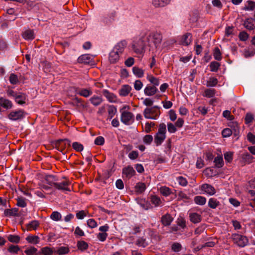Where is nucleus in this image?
Returning a JSON list of instances; mask_svg holds the SVG:
<instances>
[{
	"label": "nucleus",
	"mask_w": 255,
	"mask_h": 255,
	"mask_svg": "<svg viewBox=\"0 0 255 255\" xmlns=\"http://www.w3.org/2000/svg\"><path fill=\"white\" fill-rule=\"evenodd\" d=\"M147 45L150 50H161L162 35L157 31L145 29L143 30Z\"/></svg>",
	"instance_id": "1"
},
{
	"label": "nucleus",
	"mask_w": 255,
	"mask_h": 255,
	"mask_svg": "<svg viewBox=\"0 0 255 255\" xmlns=\"http://www.w3.org/2000/svg\"><path fill=\"white\" fill-rule=\"evenodd\" d=\"M143 30L138 36L134 38L131 44L132 51L136 54L142 55L145 52L146 46H147Z\"/></svg>",
	"instance_id": "2"
},
{
	"label": "nucleus",
	"mask_w": 255,
	"mask_h": 255,
	"mask_svg": "<svg viewBox=\"0 0 255 255\" xmlns=\"http://www.w3.org/2000/svg\"><path fill=\"white\" fill-rule=\"evenodd\" d=\"M127 108L129 109V106H124L120 111L121 114V121L124 124L128 126L133 123L134 117L132 113L126 110Z\"/></svg>",
	"instance_id": "3"
},
{
	"label": "nucleus",
	"mask_w": 255,
	"mask_h": 255,
	"mask_svg": "<svg viewBox=\"0 0 255 255\" xmlns=\"http://www.w3.org/2000/svg\"><path fill=\"white\" fill-rule=\"evenodd\" d=\"M166 126L162 123L159 125L158 131L154 135V142L156 146L160 145L166 138Z\"/></svg>",
	"instance_id": "4"
},
{
	"label": "nucleus",
	"mask_w": 255,
	"mask_h": 255,
	"mask_svg": "<svg viewBox=\"0 0 255 255\" xmlns=\"http://www.w3.org/2000/svg\"><path fill=\"white\" fill-rule=\"evenodd\" d=\"M159 109L157 106L145 108L143 112L144 117L147 119L156 120L160 115Z\"/></svg>",
	"instance_id": "5"
},
{
	"label": "nucleus",
	"mask_w": 255,
	"mask_h": 255,
	"mask_svg": "<svg viewBox=\"0 0 255 255\" xmlns=\"http://www.w3.org/2000/svg\"><path fill=\"white\" fill-rule=\"evenodd\" d=\"M57 181V180L55 176L52 175H46L44 178L43 183L41 185V188L48 190L50 189L51 187L55 186Z\"/></svg>",
	"instance_id": "6"
},
{
	"label": "nucleus",
	"mask_w": 255,
	"mask_h": 255,
	"mask_svg": "<svg viewBox=\"0 0 255 255\" xmlns=\"http://www.w3.org/2000/svg\"><path fill=\"white\" fill-rule=\"evenodd\" d=\"M232 239L234 243L240 247H244L248 244V239L247 237L239 234H233Z\"/></svg>",
	"instance_id": "7"
},
{
	"label": "nucleus",
	"mask_w": 255,
	"mask_h": 255,
	"mask_svg": "<svg viewBox=\"0 0 255 255\" xmlns=\"http://www.w3.org/2000/svg\"><path fill=\"white\" fill-rule=\"evenodd\" d=\"M128 45L126 40H122L118 42L113 47V50L121 55L124 52Z\"/></svg>",
	"instance_id": "8"
},
{
	"label": "nucleus",
	"mask_w": 255,
	"mask_h": 255,
	"mask_svg": "<svg viewBox=\"0 0 255 255\" xmlns=\"http://www.w3.org/2000/svg\"><path fill=\"white\" fill-rule=\"evenodd\" d=\"M70 184L68 181H63L57 182L54 186L55 188L63 192H69L71 191Z\"/></svg>",
	"instance_id": "9"
},
{
	"label": "nucleus",
	"mask_w": 255,
	"mask_h": 255,
	"mask_svg": "<svg viewBox=\"0 0 255 255\" xmlns=\"http://www.w3.org/2000/svg\"><path fill=\"white\" fill-rule=\"evenodd\" d=\"M172 0H152L151 4L155 8L164 7L168 5Z\"/></svg>",
	"instance_id": "10"
},
{
	"label": "nucleus",
	"mask_w": 255,
	"mask_h": 255,
	"mask_svg": "<svg viewBox=\"0 0 255 255\" xmlns=\"http://www.w3.org/2000/svg\"><path fill=\"white\" fill-rule=\"evenodd\" d=\"M24 112L22 110L12 111L8 115V118L12 121H16L22 118Z\"/></svg>",
	"instance_id": "11"
},
{
	"label": "nucleus",
	"mask_w": 255,
	"mask_h": 255,
	"mask_svg": "<svg viewBox=\"0 0 255 255\" xmlns=\"http://www.w3.org/2000/svg\"><path fill=\"white\" fill-rule=\"evenodd\" d=\"M135 173L133 168L131 166H128L123 169V174L128 179L131 178Z\"/></svg>",
	"instance_id": "12"
},
{
	"label": "nucleus",
	"mask_w": 255,
	"mask_h": 255,
	"mask_svg": "<svg viewBox=\"0 0 255 255\" xmlns=\"http://www.w3.org/2000/svg\"><path fill=\"white\" fill-rule=\"evenodd\" d=\"M158 91V89L153 86L147 85L144 89V93L147 96H152Z\"/></svg>",
	"instance_id": "13"
},
{
	"label": "nucleus",
	"mask_w": 255,
	"mask_h": 255,
	"mask_svg": "<svg viewBox=\"0 0 255 255\" xmlns=\"http://www.w3.org/2000/svg\"><path fill=\"white\" fill-rule=\"evenodd\" d=\"M93 56L90 54H83L79 57L78 61L79 63L90 64L93 62Z\"/></svg>",
	"instance_id": "14"
},
{
	"label": "nucleus",
	"mask_w": 255,
	"mask_h": 255,
	"mask_svg": "<svg viewBox=\"0 0 255 255\" xmlns=\"http://www.w3.org/2000/svg\"><path fill=\"white\" fill-rule=\"evenodd\" d=\"M201 189L205 193L210 195H213L216 193V190L212 185L208 184H204L202 185Z\"/></svg>",
	"instance_id": "15"
},
{
	"label": "nucleus",
	"mask_w": 255,
	"mask_h": 255,
	"mask_svg": "<svg viewBox=\"0 0 255 255\" xmlns=\"http://www.w3.org/2000/svg\"><path fill=\"white\" fill-rule=\"evenodd\" d=\"M240 156L242 161L245 163H250L254 159L253 156L247 151L243 152Z\"/></svg>",
	"instance_id": "16"
},
{
	"label": "nucleus",
	"mask_w": 255,
	"mask_h": 255,
	"mask_svg": "<svg viewBox=\"0 0 255 255\" xmlns=\"http://www.w3.org/2000/svg\"><path fill=\"white\" fill-rule=\"evenodd\" d=\"M120 56L121 55L112 49L110 52L109 56L110 63H116L118 62L120 59Z\"/></svg>",
	"instance_id": "17"
},
{
	"label": "nucleus",
	"mask_w": 255,
	"mask_h": 255,
	"mask_svg": "<svg viewBox=\"0 0 255 255\" xmlns=\"http://www.w3.org/2000/svg\"><path fill=\"white\" fill-rule=\"evenodd\" d=\"M22 35L23 38L27 40H32L35 37L33 30L30 29L24 31Z\"/></svg>",
	"instance_id": "18"
},
{
	"label": "nucleus",
	"mask_w": 255,
	"mask_h": 255,
	"mask_svg": "<svg viewBox=\"0 0 255 255\" xmlns=\"http://www.w3.org/2000/svg\"><path fill=\"white\" fill-rule=\"evenodd\" d=\"M244 26L248 30H253L255 28L254 20L252 18L246 19L244 22Z\"/></svg>",
	"instance_id": "19"
},
{
	"label": "nucleus",
	"mask_w": 255,
	"mask_h": 255,
	"mask_svg": "<svg viewBox=\"0 0 255 255\" xmlns=\"http://www.w3.org/2000/svg\"><path fill=\"white\" fill-rule=\"evenodd\" d=\"M15 102L19 105H23L25 103L26 96L24 94L18 93L14 98Z\"/></svg>",
	"instance_id": "20"
},
{
	"label": "nucleus",
	"mask_w": 255,
	"mask_h": 255,
	"mask_svg": "<svg viewBox=\"0 0 255 255\" xmlns=\"http://www.w3.org/2000/svg\"><path fill=\"white\" fill-rule=\"evenodd\" d=\"M190 220L193 223H198L201 221V216L197 213H191L189 215Z\"/></svg>",
	"instance_id": "21"
},
{
	"label": "nucleus",
	"mask_w": 255,
	"mask_h": 255,
	"mask_svg": "<svg viewBox=\"0 0 255 255\" xmlns=\"http://www.w3.org/2000/svg\"><path fill=\"white\" fill-rule=\"evenodd\" d=\"M131 90V88L129 85H124L119 91L120 95L122 96H126L130 93Z\"/></svg>",
	"instance_id": "22"
},
{
	"label": "nucleus",
	"mask_w": 255,
	"mask_h": 255,
	"mask_svg": "<svg viewBox=\"0 0 255 255\" xmlns=\"http://www.w3.org/2000/svg\"><path fill=\"white\" fill-rule=\"evenodd\" d=\"M132 71L133 74L137 78H142L144 75V70L138 67H133Z\"/></svg>",
	"instance_id": "23"
},
{
	"label": "nucleus",
	"mask_w": 255,
	"mask_h": 255,
	"mask_svg": "<svg viewBox=\"0 0 255 255\" xmlns=\"http://www.w3.org/2000/svg\"><path fill=\"white\" fill-rule=\"evenodd\" d=\"M192 35L190 33H187L183 36L182 39V43L183 45L187 46L189 45L192 42Z\"/></svg>",
	"instance_id": "24"
},
{
	"label": "nucleus",
	"mask_w": 255,
	"mask_h": 255,
	"mask_svg": "<svg viewBox=\"0 0 255 255\" xmlns=\"http://www.w3.org/2000/svg\"><path fill=\"white\" fill-rule=\"evenodd\" d=\"M173 220L172 217L169 214H166L161 218V222L164 226H169Z\"/></svg>",
	"instance_id": "25"
},
{
	"label": "nucleus",
	"mask_w": 255,
	"mask_h": 255,
	"mask_svg": "<svg viewBox=\"0 0 255 255\" xmlns=\"http://www.w3.org/2000/svg\"><path fill=\"white\" fill-rule=\"evenodd\" d=\"M147 80L152 84L153 86H157L159 85V80L151 74H148L146 76Z\"/></svg>",
	"instance_id": "26"
},
{
	"label": "nucleus",
	"mask_w": 255,
	"mask_h": 255,
	"mask_svg": "<svg viewBox=\"0 0 255 255\" xmlns=\"http://www.w3.org/2000/svg\"><path fill=\"white\" fill-rule=\"evenodd\" d=\"M214 162L215 163V165L216 167H222L224 165V161L222 156L221 155H218L214 159Z\"/></svg>",
	"instance_id": "27"
},
{
	"label": "nucleus",
	"mask_w": 255,
	"mask_h": 255,
	"mask_svg": "<svg viewBox=\"0 0 255 255\" xmlns=\"http://www.w3.org/2000/svg\"><path fill=\"white\" fill-rule=\"evenodd\" d=\"M103 94L110 102L114 103L116 102V97L114 94L110 93L107 90H104L103 92Z\"/></svg>",
	"instance_id": "28"
},
{
	"label": "nucleus",
	"mask_w": 255,
	"mask_h": 255,
	"mask_svg": "<svg viewBox=\"0 0 255 255\" xmlns=\"http://www.w3.org/2000/svg\"><path fill=\"white\" fill-rule=\"evenodd\" d=\"M91 103L95 106L101 104L103 101L102 98L100 96H94L90 99Z\"/></svg>",
	"instance_id": "29"
},
{
	"label": "nucleus",
	"mask_w": 255,
	"mask_h": 255,
	"mask_svg": "<svg viewBox=\"0 0 255 255\" xmlns=\"http://www.w3.org/2000/svg\"><path fill=\"white\" fill-rule=\"evenodd\" d=\"M117 112V109L114 106H113V105L110 106L108 107V119L111 120L114 117V116H115V115L116 114Z\"/></svg>",
	"instance_id": "30"
},
{
	"label": "nucleus",
	"mask_w": 255,
	"mask_h": 255,
	"mask_svg": "<svg viewBox=\"0 0 255 255\" xmlns=\"http://www.w3.org/2000/svg\"><path fill=\"white\" fill-rule=\"evenodd\" d=\"M0 100L1 103H2V108L6 109H9L12 108V104L10 101L3 98H0Z\"/></svg>",
	"instance_id": "31"
},
{
	"label": "nucleus",
	"mask_w": 255,
	"mask_h": 255,
	"mask_svg": "<svg viewBox=\"0 0 255 255\" xmlns=\"http://www.w3.org/2000/svg\"><path fill=\"white\" fill-rule=\"evenodd\" d=\"M150 202L155 206H160L162 204V201L160 198L156 195H152L150 197Z\"/></svg>",
	"instance_id": "32"
},
{
	"label": "nucleus",
	"mask_w": 255,
	"mask_h": 255,
	"mask_svg": "<svg viewBox=\"0 0 255 255\" xmlns=\"http://www.w3.org/2000/svg\"><path fill=\"white\" fill-rule=\"evenodd\" d=\"M135 191L138 193H142L146 189L144 183L141 182L137 183L135 186Z\"/></svg>",
	"instance_id": "33"
},
{
	"label": "nucleus",
	"mask_w": 255,
	"mask_h": 255,
	"mask_svg": "<svg viewBox=\"0 0 255 255\" xmlns=\"http://www.w3.org/2000/svg\"><path fill=\"white\" fill-rule=\"evenodd\" d=\"M220 205L219 201L215 198H210L208 201V206L212 209L216 208Z\"/></svg>",
	"instance_id": "34"
},
{
	"label": "nucleus",
	"mask_w": 255,
	"mask_h": 255,
	"mask_svg": "<svg viewBox=\"0 0 255 255\" xmlns=\"http://www.w3.org/2000/svg\"><path fill=\"white\" fill-rule=\"evenodd\" d=\"M77 246L78 249L81 251H84L88 248V244L84 241H79L77 242Z\"/></svg>",
	"instance_id": "35"
},
{
	"label": "nucleus",
	"mask_w": 255,
	"mask_h": 255,
	"mask_svg": "<svg viewBox=\"0 0 255 255\" xmlns=\"http://www.w3.org/2000/svg\"><path fill=\"white\" fill-rule=\"evenodd\" d=\"M218 80L216 78L210 77L207 81L206 86L209 87H215L218 84Z\"/></svg>",
	"instance_id": "36"
},
{
	"label": "nucleus",
	"mask_w": 255,
	"mask_h": 255,
	"mask_svg": "<svg viewBox=\"0 0 255 255\" xmlns=\"http://www.w3.org/2000/svg\"><path fill=\"white\" fill-rule=\"evenodd\" d=\"M216 90L214 89H208L204 91L203 96L207 98H213L216 94Z\"/></svg>",
	"instance_id": "37"
},
{
	"label": "nucleus",
	"mask_w": 255,
	"mask_h": 255,
	"mask_svg": "<svg viewBox=\"0 0 255 255\" xmlns=\"http://www.w3.org/2000/svg\"><path fill=\"white\" fill-rule=\"evenodd\" d=\"M69 252V249L68 247H60L56 251L58 255H63L68 254Z\"/></svg>",
	"instance_id": "38"
},
{
	"label": "nucleus",
	"mask_w": 255,
	"mask_h": 255,
	"mask_svg": "<svg viewBox=\"0 0 255 255\" xmlns=\"http://www.w3.org/2000/svg\"><path fill=\"white\" fill-rule=\"evenodd\" d=\"M39 223L36 220H34L30 222L27 225V228L29 230H35L37 229V227L39 226Z\"/></svg>",
	"instance_id": "39"
},
{
	"label": "nucleus",
	"mask_w": 255,
	"mask_h": 255,
	"mask_svg": "<svg viewBox=\"0 0 255 255\" xmlns=\"http://www.w3.org/2000/svg\"><path fill=\"white\" fill-rule=\"evenodd\" d=\"M255 8V1L248 0L244 7L245 10H253Z\"/></svg>",
	"instance_id": "40"
},
{
	"label": "nucleus",
	"mask_w": 255,
	"mask_h": 255,
	"mask_svg": "<svg viewBox=\"0 0 255 255\" xmlns=\"http://www.w3.org/2000/svg\"><path fill=\"white\" fill-rule=\"evenodd\" d=\"M194 202L199 205H203L206 203V199L201 196H197L194 198Z\"/></svg>",
	"instance_id": "41"
},
{
	"label": "nucleus",
	"mask_w": 255,
	"mask_h": 255,
	"mask_svg": "<svg viewBox=\"0 0 255 255\" xmlns=\"http://www.w3.org/2000/svg\"><path fill=\"white\" fill-rule=\"evenodd\" d=\"M213 56H214V58L218 61H220L222 59V57L221 52L219 48L217 47H215L214 49Z\"/></svg>",
	"instance_id": "42"
},
{
	"label": "nucleus",
	"mask_w": 255,
	"mask_h": 255,
	"mask_svg": "<svg viewBox=\"0 0 255 255\" xmlns=\"http://www.w3.org/2000/svg\"><path fill=\"white\" fill-rule=\"evenodd\" d=\"M160 192L164 196H168L172 193L171 189L165 186L161 187L160 188Z\"/></svg>",
	"instance_id": "43"
},
{
	"label": "nucleus",
	"mask_w": 255,
	"mask_h": 255,
	"mask_svg": "<svg viewBox=\"0 0 255 255\" xmlns=\"http://www.w3.org/2000/svg\"><path fill=\"white\" fill-rule=\"evenodd\" d=\"M17 203L16 205L20 207H25L27 205V203L26 202V199L23 197H18L16 199Z\"/></svg>",
	"instance_id": "44"
},
{
	"label": "nucleus",
	"mask_w": 255,
	"mask_h": 255,
	"mask_svg": "<svg viewBox=\"0 0 255 255\" xmlns=\"http://www.w3.org/2000/svg\"><path fill=\"white\" fill-rule=\"evenodd\" d=\"M26 240L28 243L36 244L39 242V238L36 236H29L26 237Z\"/></svg>",
	"instance_id": "45"
},
{
	"label": "nucleus",
	"mask_w": 255,
	"mask_h": 255,
	"mask_svg": "<svg viewBox=\"0 0 255 255\" xmlns=\"http://www.w3.org/2000/svg\"><path fill=\"white\" fill-rule=\"evenodd\" d=\"M220 66V64L216 61H212L210 64V71L212 72H217Z\"/></svg>",
	"instance_id": "46"
},
{
	"label": "nucleus",
	"mask_w": 255,
	"mask_h": 255,
	"mask_svg": "<svg viewBox=\"0 0 255 255\" xmlns=\"http://www.w3.org/2000/svg\"><path fill=\"white\" fill-rule=\"evenodd\" d=\"M136 244L139 247L145 248L148 245V242L145 239L140 238L137 240Z\"/></svg>",
	"instance_id": "47"
},
{
	"label": "nucleus",
	"mask_w": 255,
	"mask_h": 255,
	"mask_svg": "<svg viewBox=\"0 0 255 255\" xmlns=\"http://www.w3.org/2000/svg\"><path fill=\"white\" fill-rule=\"evenodd\" d=\"M78 94L84 97H88L92 95V92L87 89H83L79 91Z\"/></svg>",
	"instance_id": "48"
},
{
	"label": "nucleus",
	"mask_w": 255,
	"mask_h": 255,
	"mask_svg": "<svg viewBox=\"0 0 255 255\" xmlns=\"http://www.w3.org/2000/svg\"><path fill=\"white\" fill-rule=\"evenodd\" d=\"M51 219L55 221H58L61 219L62 216L61 214L57 212L54 211L53 212L50 216Z\"/></svg>",
	"instance_id": "49"
},
{
	"label": "nucleus",
	"mask_w": 255,
	"mask_h": 255,
	"mask_svg": "<svg viewBox=\"0 0 255 255\" xmlns=\"http://www.w3.org/2000/svg\"><path fill=\"white\" fill-rule=\"evenodd\" d=\"M41 253L43 255H51L53 253V251L51 248L45 247L41 249Z\"/></svg>",
	"instance_id": "50"
},
{
	"label": "nucleus",
	"mask_w": 255,
	"mask_h": 255,
	"mask_svg": "<svg viewBox=\"0 0 255 255\" xmlns=\"http://www.w3.org/2000/svg\"><path fill=\"white\" fill-rule=\"evenodd\" d=\"M153 137L151 135L146 134L143 138V141L144 144L149 145L153 141Z\"/></svg>",
	"instance_id": "51"
},
{
	"label": "nucleus",
	"mask_w": 255,
	"mask_h": 255,
	"mask_svg": "<svg viewBox=\"0 0 255 255\" xmlns=\"http://www.w3.org/2000/svg\"><path fill=\"white\" fill-rule=\"evenodd\" d=\"M72 147L77 151H81L83 150V145L78 142H73Z\"/></svg>",
	"instance_id": "52"
},
{
	"label": "nucleus",
	"mask_w": 255,
	"mask_h": 255,
	"mask_svg": "<svg viewBox=\"0 0 255 255\" xmlns=\"http://www.w3.org/2000/svg\"><path fill=\"white\" fill-rule=\"evenodd\" d=\"M167 127L168 131L170 133H175L177 131V127H176V125H174L172 123H167Z\"/></svg>",
	"instance_id": "53"
},
{
	"label": "nucleus",
	"mask_w": 255,
	"mask_h": 255,
	"mask_svg": "<svg viewBox=\"0 0 255 255\" xmlns=\"http://www.w3.org/2000/svg\"><path fill=\"white\" fill-rule=\"evenodd\" d=\"M108 237L107 233H99L97 235V239L101 242H104Z\"/></svg>",
	"instance_id": "54"
},
{
	"label": "nucleus",
	"mask_w": 255,
	"mask_h": 255,
	"mask_svg": "<svg viewBox=\"0 0 255 255\" xmlns=\"http://www.w3.org/2000/svg\"><path fill=\"white\" fill-rule=\"evenodd\" d=\"M143 87V84L139 80H136L134 83V88L136 91H139Z\"/></svg>",
	"instance_id": "55"
},
{
	"label": "nucleus",
	"mask_w": 255,
	"mask_h": 255,
	"mask_svg": "<svg viewBox=\"0 0 255 255\" xmlns=\"http://www.w3.org/2000/svg\"><path fill=\"white\" fill-rule=\"evenodd\" d=\"M181 245L178 243H174L171 246L172 250L175 252H179L181 250Z\"/></svg>",
	"instance_id": "56"
},
{
	"label": "nucleus",
	"mask_w": 255,
	"mask_h": 255,
	"mask_svg": "<svg viewBox=\"0 0 255 255\" xmlns=\"http://www.w3.org/2000/svg\"><path fill=\"white\" fill-rule=\"evenodd\" d=\"M88 226L90 228H95L97 226V223L93 219H90L87 221Z\"/></svg>",
	"instance_id": "57"
},
{
	"label": "nucleus",
	"mask_w": 255,
	"mask_h": 255,
	"mask_svg": "<svg viewBox=\"0 0 255 255\" xmlns=\"http://www.w3.org/2000/svg\"><path fill=\"white\" fill-rule=\"evenodd\" d=\"M8 240L10 242L17 243L19 242L20 238L17 236L10 235L8 237Z\"/></svg>",
	"instance_id": "58"
},
{
	"label": "nucleus",
	"mask_w": 255,
	"mask_h": 255,
	"mask_svg": "<svg viewBox=\"0 0 255 255\" xmlns=\"http://www.w3.org/2000/svg\"><path fill=\"white\" fill-rule=\"evenodd\" d=\"M222 134L224 137H228L232 135V131L231 129L226 128L223 130Z\"/></svg>",
	"instance_id": "59"
},
{
	"label": "nucleus",
	"mask_w": 255,
	"mask_h": 255,
	"mask_svg": "<svg viewBox=\"0 0 255 255\" xmlns=\"http://www.w3.org/2000/svg\"><path fill=\"white\" fill-rule=\"evenodd\" d=\"M9 80L12 84H16L18 82L17 76L14 74H10Z\"/></svg>",
	"instance_id": "60"
},
{
	"label": "nucleus",
	"mask_w": 255,
	"mask_h": 255,
	"mask_svg": "<svg viewBox=\"0 0 255 255\" xmlns=\"http://www.w3.org/2000/svg\"><path fill=\"white\" fill-rule=\"evenodd\" d=\"M37 249L35 248L30 247L27 249L24 252L27 255H34Z\"/></svg>",
	"instance_id": "61"
},
{
	"label": "nucleus",
	"mask_w": 255,
	"mask_h": 255,
	"mask_svg": "<svg viewBox=\"0 0 255 255\" xmlns=\"http://www.w3.org/2000/svg\"><path fill=\"white\" fill-rule=\"evenodd\" d=\"M233 153L232 152H226L224 153L225 159L230 162L233 160Z\"/></svg>",
	"instance_id": "62"
},
{
	"label": "nucleus",
	"mask_w": 255,
	"mask_h": 255,
	"mask_svg": "<svg viewBox=\"0 0 255 255\" xmlns=\"http://www.w3.org/2000/svg\"><path fill=\"white\" fill-rule=\"evenodd\" d=\"M105 142L104 138L103 136H98L96 138L94 143L96 145H102L104 144Z\"/></svg>",
	"instance_id": "63"
},
{
	"label": "nucleus",
	"mask_w": 255,
	"mask_h": 255,
	"mask_svg": "<svg viewBox=\"0 0 255 255\" xmlns=\"http://www.w3.org/2000/svg\"><path fill=\"white\" fill-rule=\"evenodd\" d=\"M86 215L87 214L85 211L81 210L76 213V216L78 219L82 220L86 216Z\"/></svg>",
	"instance_id": "64"
}]
</instances>
